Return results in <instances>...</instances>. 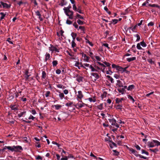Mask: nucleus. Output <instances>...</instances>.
I'll return each mask as SVG.
<instances>
[{
  "label": "nucleus",
  "mask_w": 160,
  "mask_h": 160,
  "mask_svg": "<svg viewBox=\"0 0 160 160\" xmlns=\"http://www.w3.org/2000/svg\"><path fill=\"white\" fill-rule=\"evenodd\" d=\"M148 146L149 148H153L155 146L153 140L152 142H148Z\"/></svg>",
  "instance_id": "f8f14e48"
},
{
  "label": "nucleus",
  "mask_w": 160,
  "mask_h": 160,
  "mask_svg": "<svg viewBox=\"0 0 160 160\" xmlns=\"http://www.w3.org/2000/svg\"><path fill=\"white\" fill-rule=\"evenodd\" d=\"M154 23L153 22H150L149 23H148V26H152L154 25Z\"/></svg>",
  "instance_id": "774afa93"
},
{
  "label": "nucleus",
  "mask_w": 160,
  "mask_h": 160,
  "mask_svg": "<svg viewBox=\"0 0 160 160\" xmlns=\"http://www.w3.org/2000/svg\"><path fill=\"white\" fill-rule=\"evenodd\" d=\"M63 93L64 94L67 95L68 93V90L65 89L63 91Z\"/></svg>",
  "instance_id": "338daca9"
},
{
  "label": "nucleus",
  "mask_w": 160,
  "mask_h": 160,
  "mask_svg": "<svg viewBox=\"0 0 160 160\" xmlns=\"http://www.w3.org/2000/svg\"><path fill=\"white\" fill-rule=\"evenodd\" d=\"M79 29H80L81 31H82L83 32L85 30L84 27H83L81 26H80L79 27V28H78V30H79Z\"/></svg>",
  "instance_id": "49530a36"
},
{
  "label": "nucleus",
  "mask_w": 160,
  "mask_h": 160,
  "mask_svg": "<svg viewBox=\"0 0 160 160\" xmlns=\"http://www.w3.org/2000/svg\"><path fill=\"white\" fill-rule=\"evenodd\" d=\"M150 151L151 152H156L157 151H158V149L157 148H155L154 149H149Z\"/></svg>",
  "instance_id": "09e8293b"
},
{
  "label": "nucleus",
  "mask_w": 160,
  "mask_h": 160,
  "mask_svg": "<svg viewBox=\"0 0 160 160\" xmlns=\"http://www.w3.org/2000/svg\"><path fill=\"white\" fill-rule=\"evenodd\" d=\"M75 93L77 96V99L78 101L81 100L83 97V95L81 91H78L77 92L75 91Z\"/></svg>",
  "instance_id": "f257e3e1"
},
{
  "label": "nucleus",
  "mask_w": 160,
  "mask_h": 160,
  "mask_svg": "<svg viewBox=\"0 0 160 160\" xmlns=\"http://www.w3.org/2000/svg\"><path fill=\"white\" fill-rule=\"evenodd\" d=\"M2 6H3V8H9L10 7L8 6V4L6 3H4L3 2H2Z\"/></svg>",
  "instance_id": "bb28decb"
},
{
  "label": "nucleus",
  "mask_w": 160,
  "mask_h": 160,
  "mask_svg": "<svg viewBox=\"0 0 160 160\" xmlns=\"http://www.w3.org/2000/svg\"><path fill=\"white\" fill-rule=\"evenodd\" d=\"M141 152H142V154H146L147 156L149 155L148 153V152H147L145 151L143 149H142L141 150Z\"/></svg>",
  "instance_id": "a19ab883"
},
{
  "label": "nucleus",
  "mask_w": 160,
  "mask_h": 160,
  "mask_svg": "<svg viewBox=\"0 0 160 160\" xmlns=\"http://www.w3.org/2000/svg\"><path fill=\"white\" fill-rule=\"evenodd\" d=\"M140 45H141L139 43H138L137 44V48L139 50H141L142 49V48L141 47Z\"/></svg>",
  "instance_id": "3c124183"
},
{
  "label": "nucleus",
  "mask_w": 160,
  "mask_h": 160,
  "mask_svg": "<svg viewBox=\"0 0 160 160\" xmlns=\"http://www.w3.org/2000/svg\"><path fill=\"white\" fill-rule=\"evenodd\" d=\"M130 151L136 157L138 156V154L137 152L135 150L132 148H130Z\"/></svg>",
  "instance_id": "ddd939ff"
},
{
  "label": "nucleus",
  "mask_w": 160,
  "mask_h": 160,
  "mask_svg": "<svg viewBox=\"0 0 160 160\" xmlns=\"http://www.w3.org/2000/svg\"><path fill=\"white\" fill-rule=\"evenodd\" d=\"M78 102L77 103L73 105V106H75L76 108H81L82 107H84L85 105H87V104L82 102V101L78 100Z\"/></svg>",
  "instance_id": "f03ea898"
},
{
  "label": "nucleus",
  "mask_w": 160,
  "mask_h": 160,
  "mask_svg": "<svg viewBox=\"0 0 160 160\" xmlns=\"http://www.w3.org/2000/svg\"><path fill=\"white\" fill-rule=\"evenodd\" d=\"M108 121L112 125L115 126L117 128H119V125L116 123V120L113 118L108 119Z\"/></svg>",
  "instance_id": "7ed1b4c3"
},
{
  "label": "nucleus",
  "mask_w": 160,
  "mask_h": 160,
  "mask_svg": "<svg viewBox=\"0 0 160 160\" xmlns=\"http://www.w3.org/2000/svg\"><path fill=\"white\" fill-rule=\"evenodd\" d=\"M117 85H118L119 87H123L122 83L119 80H117Z\"/></svg>",
  "instance_id": "4468645a"
},
{
  "label": "nucleus",
  "mask_w": 160,
  "mask_h": 160,
  "mask_svg": "<svg viewBox=\"0 0 160 160\" xmlns=\"http://www.w3.org/2000/svg\"><path fill=\"white\" fill-rule=\"evenodd\" d=\"M14 151L16 152H20L21 151L23 150L22 147L20 146H13Z\"/></svg>",
  "instance_id": "39448f33"
},
{
  "label": "nucleus",
  "mask_w": 160,
  "mask_h": 160,
  "mask_svg": "<svg viewBox=\"0 0 160 160\" xmlns=\"http://www.w3.org/2000/svg\"><path fill=\"white\" fill-rule=\"evenodd\" d=\"M66 23L70 25L72 23V22L70 20L67 19L66 21Z\"/></svg>",
  "instance_id": "864d4df0"
},
{
  "label": "nucleus",
  "mask_w": 160,
  "mask_h": 160,
  "mask_svg": "<svg viewBox=\"0 0 160 160\" xmlns=\"http://www.w3.org/2000/svg\"><path fill=\"white\" fill-rule=\"evenodd\" d=\"M127 68V67H126L124 68H123L122 67L118 66L117 70L120 72L121 73H122L126 71V69Z\"/></svg>",
  "instance_id": "1a4fd4ad"
},
{
  "label": "nucleus",
  "mask_w": 160,
  "mask_h": 160,
  "mask_svg": "<svg viewBox=\"0 0 160 160\" xmlns=\"http://www.w3.org/2000/svg\"><path fill=\"white\" fill-rule=\"evenodd\" d=\"M76 78L77 81L78 82H83V78L82 77L80 76H77Z\"/></svg>",
  "instance_id": "9b49d317"
},
{
  "label": "nucleus",
  "mask_w": 160,
  "mask_h": 160,
  "mask_svg": "<svg viewBox=\"0 0 160 160\" xmlns=\"http://www.w3.org/2000/svg\"><path fill=\"white\" fill-rule=\"evenodd\" d=\"M72 104V102H69L67 103H66V106L68 107H71Z\"/></svg>",
  "instance_id": "f704fd0d"
},
{
  "label": "nucleus",
  "mask_w": 160,
  "mask_h": 160,
  "mask_svg": "<svg viewBox=\"0 0 160 160\" xmlns=\"http://www.w3.org/2000/svg\"><path fill=\"white\" fill-rule=\"evenodd\" d=\"M103 104L102 103H101L98 106V108L99 110H102L103 109Z\"/></svg>",
  "instance_id": "473e14b6"
},
{
  "label": "nucleus",
  "mask_w": 160,
  "mask_h": 160,
  "mask_svg": "<svg viewBox=\"0 0 160 160\" xmlns=\"http://www.w3.org/2000/svg\"><path fill=\"white\" fill-rule=\"evenodd\" d=\"M59 95H58L59 96L60 98L61 99H62L64 97V94L62 93H61L60 92H59Z\"/></svg>",
  "instance_id": "a878e982"
},
{
  "label": "nucleus",
  "mask_w": 160,
  "mask_h": 160,
  "mask_svg": "<svg viewBox=\"0 0 160 160\" xmlns=\"http://www.w3.org/2000/svg\"><path fill=\"white\" fill-rule=\"evenodd\" d=\"M56 110H58L59 109L62 107L61 105L58 104L55 105L54 106Z\"/></svg>",
  "instance_id": "c756f323"
},
{
  "label": "nucleus",
  "mask_w": 160,
  "mask_h": 160,
  "mask_svg": "<svg viewBox=\"0 0 160 160\" xmlns=\"http://www.w3.org/2000/svg\"><path fill=\"white\" fill-rule=\"evenodd\" d=\"M73 9L74 10L76 11L77 9V8L75 5V4H74L73 5Z\"/></svg>",
  "instance_id": "69168bd1"
},
{
  "label": "nucleus",
  "mask_w": 160,
  "mask_h": 160,
  "mask_svg": "<svg viewBox=\"0 0 160 160\" xmlns=\"http://www.w3.org/2000/svg\"><path fill=\"white\" fill-rule=\"evenodd\" d=\"M124 99L122 98H117L116 99V102L117 103H118L122 102V100H123Z\"/></svg>",
  "instance_id": "b1692460"
},
{
  "label": "nucleus",
  "mask_w": 160,
  "mask_h": 160,
  "mask_svg": "<svg viewBox=\"0 0 160 160\" xmlns=\"http://www.w3.org/2000/svg\"><path fill=\"white\" fill-rule=\"evenodd\" d=\"M6 148H7V149L11 151L12 152H13L14 151L13 146L12 147L6 146Z\"/></svg>",
  "instance_id": "5701e85b"
},
{
  "label": "nucleus",
  "mask_w": 160,
  "mask_h": 160,
  "mask_svg": "<svg viewBox=\"0 0 160 160\" xmlns=\"http://www.w3.org/2000/svg\"><path fill=\"white\" fill-rule=\"evenodd\" d=\"M46 77V73L44 71H43L42 73V78L44 79Z\"/></svg>",
  "instance_id": "c03bdc74"
},
{
  "label": "nucleus",
  "mask_w": 160,
  "mask_h": 160,
  "mask_svg": "<svg viewBox=\"0 0 160 160\" xmlns=\"http://www.w3.org/2000/svg\"><path fill=\"white\" fill-rule=\"evenodd\" d=\"M134 86L133 85H129L127 88V90L128 91H131L134 88Z\"/></svg>",
  "instance_id": "aec40b11"
},
{
  "label": "nucleus",
  "mask_w": 160,
  "mask_h": 160,
  "mask_svg": "<svg viewBox=\"0 0 160 160\" xmlns=\"http://www.w3.org/2000/svg\"><path fill=\"white\" fill-rule=\"evenodd\" d=\"M49 50L51 51L52 52H59V49L51 45H50V47H49Z\"/></svg>",
  "instance_id": "20e7f679"
},
{
  "label": "nucleus",
  "mask_w": 160,
  "mask_h": 160,
  "mask_svg": "<svg viewBox=\"0 0 160 160\" xmlns=\"http://www.w3.org/2000/svg\"><path fill=\"white\" fill-rule=\"evenodd\" d=\"M91 75L94 78V80L96 81L99 78V75L96 72H92L91 73Z\"/></svg>",
  "instance_id": "9d476101"
},
{
  "label": "nucleus",
  "mask_w": 160,
  "mask_h": 160,
  "mask_svg": "<svg viewBox=\"0 0 160 160\" xmlns=\"http://www.w3.org/2000/svg\"><path fill=\"white\" fill-rule=\"evenodd\" d=\"M83 58V59L84 62H88L89 57L87 56L86 54L82 53H81Z\"/></svg>",
  "instance_id": "0eeeda50"
},
{
  "label": "nucleus",
  "mask_w": 160,
  "mask_h": 160,
  "mask_svg": "<svg viewBox=\"0 0 160 160\" xmlns=\"http://www.w3.org/2000/svg\"><path fill=\"white\" fill-rule=\"evenodd\" d=\"M71 45L72 47L73 48H74L76 47V44L75 42V41H72L71 42Z\"/></svg>",
  "instance_id": "ea45409f"
},
{
  "label": "nucleus",
  "mask_w": 160,
  "mask_h": 160,
  "mask_svg": "<svg viewBox=\"0 0 160 160\" xmlns=\"http://www.w3.org/2000/svg\"><path fill=\"white\" fill-rule=\"evenodd\" d=\"M148 6L152 7H156L158 8H160V6H159L156 4H148Z\"/></svg>",
  "instance_id": "cd10ccee"
},
{
  "label": "nucleus",
  "mask_w": 160,
  "mask_h": 160,
  "mask_svg": "<svg viewBox=\"0 0 160 160\" xmlns=\"http://www.w3.org/2000/svg\"><path fill=\"white\" fill-rule=\"evenodd\" d=\"M77 23L79 25H82L84 22L81 20L78 19L77 21Z\"/></svg>",
  "instance_id": "de8ad7c7"
},
{
  "label": "nucleus",
  "mask_w": 160,
  "mask_h": 160,
  "mask_svg": "<svg viewBox=\"0 0 160 160\" xmlns=\"http://www.w3.org/2000/svg\"><path fill=\"white\" fill-rule=\"evenodd\" d=\"M35 118V117L33 116L32 115H31L28 118V119H32V120H33Z\"/></svg>",
  "instance_id": "680f3d73"
},
{
  "label": "nucleus",
  "mask_w": 160,
  "mask_h": 160,
  "mask_svg": "<svg viewBox=\"0 0 160 160\" xmlns=\"http://www.w3.org/2000/svg\"><path fill=\"white\" fill-rule=\"evenodd\" d=\"M103 63L106 65L107 67H108L109 68H110L111 64L109 62H103Z\"/></svg>",
  "instance_id": "4c0bfd02"
},
{
  "label": "nucleus",
  "mask_w": 160,
  "mask_h": 160,
  "mask_svg": "<svg viewBox=\"0 0 160 160\" xmlns=\"http://www.w3.org/2000/svg\"><path fill=\"white\" fill-rule=\"evenodd\" d=\"M140 44L143 47H145L146 46V44L144 42H140Z\"/></svg>",
  "instance_id": "37998d69"
},
{
  "label": "nucleus",
  "mask_w": 160,
  "mask_h": 160,
  "mask_svg": "<svg viewBox=\"0 0 160 160\" xmlns=\"http://www.w3.org/2000/svg\"><path fill=\"white\" fill-rule=\"evenodd\" d=\"M110 68H109L108 70V71H106V72L107 74L111 75L112 74V72L111 71Z\"/></svg>",
  "instance_id": "72a5a7b5"
},
{
  "label": "nucleus",
  "mask_w": 160,
  "mask_h": 160,
  "mask_svg": "<svg viewBox=\"0 0 160 160\" xmlns=\"http://www.w3.org/2000/svg\"><path fill=\"white\" fill-rule=\"evenodd\" d=\"M10 108L12 110H14L15 111L16 110L18 109V107L16 105H11L10 106Z\"/></svg>",
  "instance_id": "4be33fe9"
},
{
  "label": "nucleus",
  "mask_w": 160,
  "mask_h": 160,
  "mask_svg": "<svg viewBox=\"0 0 160 160\" xmlns=\"http://www.w3.org/2000/svg\"><path fill=\"white\" fill-rule=\"evenodd\" d=\"M0 14L1 15V19H3L6 15V14L3 12H0Z\"/></svg>",
  "instance_id": "e433bc0d"
},
{
  "label": "nucleus",
  "mask_w": 160,
  "mask_h": 160,
  "mask_svg": "<svg viewBox=\"0 0 160 160\" xmlns=\"http://www.w3.org/2000/svg\"><path fill=\"white\" fill-rule=\"evenodd\" d=\"M128 99L131 100L132 101V102H134V100L132 96L130 95H128Z\"/></svg>",
  "instance_id": "58836bf2"
},
{
  "label": "nucleus",
  "mask_w": 160,
  "mask_h": 160,
  "mask_svg": "<svg viewBox=\"0 0 160 160\" xmlns=\"http://www.w3.org/2000/svg\"><path fill=\"white\" fill-rule=\"evenodd\" d=\"M71 8V6L70 5H69L68 7H64L63 9L64 12L67 16L68 15V12H70L71 11L70 9Z\"/></svg>",
  "instance_id": "423d86ee"
},
{
  "label": "nucleus",
  "mask_w": 160,
  "mask_h": 160,
  "mask_svg": "<svg viewBox=\"0 0 160 160\" xmlns=\"http://www.w3.org/2000/svg\"><path fill=\"white\" fill-rule=\"evenodd\" d=\"M36 14L37 16H39L38 18L40 21H42V18L41 17V15L39 11H36Z\"/></svg>",
  "instance_id": "f3484780"
},
{
  "label": "nucleus",
  "mask_w": 160,
  "mask_h": 160,
  "mask_svg": "<svg viewBox=\"0 0 160 160\" xmlns=\"http://www.w3.org/2000/svg\"><path fill=\"white\" fill-rule=\"evenodd\" d=\"M77 17L78 18L80 19H84V18L81 15L79 14H77Z\"/></svg>",
  "instance_id": "bf43d9fd"
},
{
  "label": "nucleus",
  "mask_w": 160,
  "mask_h": 160,
  "mask_svg": "<svg viewBox=\"0 0 160 160\" xmlns=\"http://www.w3.org/2000/svg\"><path fill=\"white\" fill-rule=\"evenodd\" d=\"M26 113V112L24 111L23 112H21L20 113H19L18 115V116L19 118H20L22 116H23L24 115H25Z\"/></svg>",
  "instance_id": "393cba45"
},
{
  "label": "nucleus",
  "mask_w": 160,
  "mask_h": 160,
  "mask_svg": "<svg viewBox=\"0 0 160 160\" xmlns=\"http://www.w3.org/2000/svg\"><path fill=\"white\" fill-rule=\"evenodd\" d=\"M66 52L67 54H68L70 56L72 57V56H73V54H72V53L68 51H67Z\"/></svg>",
  "instance_id": "e2e57ef3"
},
{
  "label": "nucleus",
  "mask_w": 160,
  "mask_h": 160,
  "mask_svg": "<svg viewBox=\"0 0 160 160\" xmlns=\"http://www.w3.org/2000/svg\"><path fill=\"white\" fill-rule=\"evenodd\" d=\"M50 57V55L49 53H47L45 56V60L47 61Z\"/></svg>",
  "instance_id": "79ce46f5"
},
{
  "label": "nucleus",
  "mask_w": 160,
  "mask_h": 160,
  "mask_svg": "<svg viewBox=\"0 0 160 160\" xmlns=\"http://www.w3.org/2000/svg\"><path fill=\"white\" fill-rule=\"evenodd\" d=\"M75 66L77 67L79 69H80L81 67H84L81 62H79L77 61H75Z\"/></svg>",
  "instance_id": "6e6552de"
},
{
  "label": "nucleus",
  "mask_w": 160,
  "mask_h": 160,
  "mask_svg": "<svg viewBox=\"0 0 160 160\" xmlns=\"http://www.w3.org/2000/svg\"><path fill=\"white\" fill-rule=\"evenodd\" d=\"M148 62L150 63V64H154V62L153 61H152V60L151 59H149L148 60Z\"/></svg>",
  "instance_id": "4d7b16f0"
},
{
  "label": "nucleus",
  "mask_w": 160,
  "mask_h": 160,
  "mask_svg": "<svg viewBox=\"0 0 160 160\" xmlns=\"http://www.w3.org/2000/svg\"><path fill=\"white\" fill-rule=\"evenodd\" d=\"M77 35V34L76 33H74V32H72L71 34V36H72L73 40L72 41H75V39L76 38V36Z\"/></svg>",
  "instance_id": "412c9836"
},
{
  "label": "nucleus",
  "mask_w": 160,
  "mask_h": 160,
  "mask_svg": "<svg viewBox=\"0 0 160 160\" xmlns=\"http://www.w3.org/2000/svg\"><path fill=\"white\" fill-rule=\"evenodd\" d=\"M90 68L91 69V72H94L97 71V70L95 69L91 65L90 67Z\"/></svg>",
  "instance_id": "c9c22d12"
},
{
  "label": "nucleus",
  "mask_w": 160,
  "mask_h": 160,
  "mask_svg": "<svg viewBox=\"0 0 160 160\" xmlns=\"http://www.w3.org/2000/svg\"><path fill=\"white\" fill-rule=\"evenodd\" d=\"M118 21V20L116 19H114L112 20V22H113L114 24H116Z\"/></svg>",
  "instance_id": "5fc2aeb1"
},
{
  "label": "nucleus",
  "mask_w": 160,
  "mask_h": 160,
  "mask_svg": "<svg viewBox=\"0 0 160 160\" xmlns=\"http://www.w3.org/2000/svg\"><path fill=\"white\" fill-rule=\"evenodd\" d=\"M50 94V92L49 91H47L46 92L45 94V96L46 97H48L49 96V94Z\"/></svg>",
  "instance_id": "052dcab7"
},
{
  "label": "nucleus",
  "mask_w": 160,
  "mask_h": 160,
  "mask_svg": "<svg viewBox=\"0 0 160 160\" xmlns=\"http://www.w3.org/2000/svg\"><path fill=\"white\" fill-rule=\"evenodd\" d=\"M57 88H63L64 89L65 88V87L63 86L61 84H58L57 85Z\"/></svg>",
  "instance_id": "2f4dec72"
},
{
  "label": "nucleus",
  "mask_w": 160,
  "mask_h": 160,
  "mask_svg": "<svg viewBox=\"0 0 160 160\" xmlns=\"http://www.w3.org/2000/svg\"><path fill=\"white\" fill-rule=\"evenodd\" d=\"M82 66H83L84 67H82V68L87 70L88 69L86 68L87 67H88L90 68V66L91 65H89V64H88L87 63H84L82 64Z\"/></svg>",
  "instance_id": "dca6fc26"
},
{
  "label": "nucleus",
  "mask_w": 160,
  "mask_h": 160,
  "mask_svg": "<svg viewBox=\"0 0 160 160\" xmlns=\"http://www.w3.org/2000/svg\"><path fill=\"white\" fill-rule=\"evenodd\" d=\"M52 63L53 66L55 67V66H56L57 65V64L58 62L57 61L55 60V61H53L52 62Z\"/></svg>",
  "instance_id": "603ef678"
},
{
  "label": "nucleus",
  "mask_w": 160,
  "mask_h": 160,
  "mask_svg": "<svg viewBox=\"0 0 160 160\" xmlns=\"http://www.w3.org/2000/svg\"><path fill=\"white\" fill-rule=\"evenodd\" d=\"M102 68V71L103 72H105V65L103 64H102V65L101 66Z\"/></svg>",
  "instance_id": "8fccbe9b"
},
{
  "label": "nucleus",
  "mask_w": 160,
  "mask_h": 160,
  "mask_svg": "<svg viewBox=\"0 0 160 160\" xmlns=\"http://www.w3.org/2000/svg\"><path fill=\"white\" fill-rule=\"evenodd\" d=\"M153 142L155 144V146H159L160 145V142L159 141L156 140H153Z\"/></svg>",
  "instance_id": "c85d7f7f"
},
{
  "label": "nucleus",
  "mask_w": 160,
  "mask_h": 160,
  "mask_svg": "<svg viewBox=\"0 0 160 160\" xmlns=\"http://www.w3.org/2000/svg\"><path fill=\"white\" fill-rule=\"evenodd\" d=\"M117 90L119 93H121L122 94H124V90L123 88L118 89Z\"/></svg>",
  "instance_id": "7c9ffc66"
},
{
  "label": "nucleus",
  "mask_w": 160,
  "mask_h": 160,
  "mask_svg": "<svg viewBox=\"0 0 160 160\" xmlns=\"http://www.w3.org/2000/svg\"><path fill=\"white\" fill-rule=\"evenodd\" d=\"M112 68H116L117 70V69L118 67V65H117L115 64H112Z\"/></svg>",
  "instance_id": "13d9d810"
},
{
  "label": "nucleus",
  "mask_w": 160,
  "mask_h": 160,
  "mask_svg": "<svg viewBox=\"0 0 160 160\" xmlns=\"http://www.w3.org/2000/svg\"><path fill=\"white\" fill-rule=\"evenodd\" d=\"M137 27V25H136L135 26H134V27H131L130 28H129L128 29V30H129V31H130V29H131L132 31L133 32H136V27Z\"/></svg>",
  "instance_id": "2eb2a0df"
},
{
  "label": "nucleus",
  "mask_w": 160,
  "mask_h": 160,
  "mask_svg": "<svg viewBox=\"0 0 160 160\" xmlns=\"http://www.w3.org/2000/svg\"><path fill=\"white\" fill-rule=\"evenodd\" d=\"M95 58L97 61H101V58L99 56H95Z\"/></svg>",
  "instance_id": "6e6d98bb"
},
{
  "label": "nucleus",
  "mask_w": 160,
  "mask_h": 160,
  "mask_svg": "<svg viewBox=\"0 0 160 160\" xmlns=\"http://www.w3.org/2000/svg\"><path fill=\"white\" fill-rule=\"evenodd\" d=\"M90 102H94L96 101V99L95 97H94L93 98H89L87 99Z\"/></svg>",
  "instance_id": "6ab92c4d"
},
{
  "label": "nucleus",
  "mask_w": 160,
  "mask_h": 160,
  "mask_svg": "<svg viewBox=\"0 0 160 160\" xmlns=\"http://www.w3.org/2000/svg\"><path fill=\"white\" fill-rule=\"evenodd\" d=\"M104 10L106 11V12L109 14H111V12L110 11H108V8L106 7H104Z\"/></svg>",
  "instance_id": "a18cd8bd"
},
{
  "label": "nucleus",
  "mask_w": 160,
  "mask_h": 160,
  "mask_svg": "<svg viewBox=\"0 0 160 160\" xmlns=\"http://www.w3.org/2000/svg\"><path fill=\"white\" fill-rule=\"evenodd\" d=\"M73 26L75 27V28H78V25L77 24V23H76V22H74L73 23Z\"/></svg>",
  "instance_id": "0e129e2a"
},
{
  "label": "nucleus",
  "mask_w": 160,
  "mask_h": 160,
  "mask_svg": "<svg viewBox=\"0 0 160 160\" xmlns=\"http://www.w3.org/2000/svg\"><path fill=\"white\" fill-rule=\"evenodd\" d=\"M136 59V57H132V58H127V60L128 62H130L131 61L135 60Z\"/></svg>",
  "instance_id": "a211bd4d"
}]
</instances>
